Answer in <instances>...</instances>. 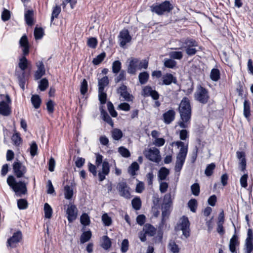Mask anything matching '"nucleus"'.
Instances as JSON below:
<instances>
[{
	"label": "nucleus",
	"mask_w": 253,
	"mask_h": 253,
	"mask_svg": "<svg viewBox=\"0 0 253 253\" xmlns=\"http://www.w3.org/2000/svg\"><path fill=\"white\" fill-rule=\"evenodd\" d=\"M178 111L180 116L178 126L182 128H188L191 118V106L188 97H184L182 98L179 105Z\"/></svg>",
	"instance_id": "obj_1"
},
{
	"label": "nucleus",
	"mask_w": 253,
	"mask_h": 253,
	"mask_svg": "<svg viewBox=\"0 0 253 253\" xmlns=\"http://www.w3.org/2000/svg\"><path fill=\"white\" fill-rule=\"evenodd\" d=\"M171 145L176 146L180 150L176 156V160L175 166L176 172H180L184 164L188 153V143H185L181 141L172 142Z\"/></svg>",
	"instance_id": "obj_2"
},
{
	"label": "nucleus",
	"mask_w": 253,
	"mask_h": 253,
	"mask_svg": "<svg viewBox=\"0 0 253 253\" xmlns=\"http://www.w3.org/2000/svg\"><path fill=\"white\" fill-rule=\"evenodd\" d=\"M7 183L15 192L17 197H22L27 192V183L22 181H16L14 177L12 175L8 176Z\"/></svg>",
	"instance_id": "obj_3"
},
{
	"label": "nucleus",
	"mask_w": 253,
	"mask_h": 253,
	"mask_svg": "<svg viewBox=\"0 0 253 253\" xmlns=\"http://www.w3.org/2000/svg\"><path fill=\"white\" fill-rule=\"evenodd\" d=\"M181 47L180 49H185L186 54L188 56L195 55L197 50L196 47L198 46V42L194 39L187 38L180 41Z\"/></svg>",
	"instance_id": "obj_4"
},
{
	"label": "nucleus",
	"mask_w": 253,
	"mask_h": 253,
	"mask_svg": "<svg viewBox=\"0 0 253 253\" xmlns=\"http://www.w3.org/2000/svg\"><path fill=\"white\" fill-rule=\"evenodd\" d=\"M173 8L172 4L168 0H165L160 4H153L150 7L151 11L159 15L169 12Z\"/></svg>",
	"instance_id": "obj_5"
},
{
	"label": "nucleus",
	"mask_w": 253,
	"mask_h": 253,
	"mask_svg": "<svg viewBox=\"0 0 253 253\" xmlns=\"http://www.w3.org/2000/svg\"><path fill=\"white\" fill-rule=\"evenodd\" d=\"M195 99L200 103L205 104L208 103L210 99L209 92L205 87L201 85H198L194 93Z\"/></svg>",
	"instance_id": "obj_6"
},
{
	"label": "nucleus",
	"mask_w": 253,
	"mask_h": 253,
	"mask_svg": "<svg viewBox=\"0 0 253 253\" xmlns=\"http://www.w3.org/2000/svg\"><path fill=\"white\" fill-rule=\"evenodd\" d=\"M23 240V234L20 230L14 232L11 237L7 239L6 245L8 249L17 248Z\"/></svg>",
	"instance_id": "obj_7"
},
{
	"label": "nucleus",
	"mask_w": 253,
	"mask_h": 253,
	"mask_svg": "<svg viewBox=\"0 0 253 253\" xmlns=\"http://www.w3.org/2000/svg\"><path fill=\"white\" fill-rule=\"evenodd\" d=\"M171 198L170 194H167L164 198V203L162 206V219L163 224L165 223L166 220L168 218L170 214V209L171 203Z\"/></svg>",
	"instance_id": "obj_8"
},
{
	"label": "nucleus",
	"mask_w": 253,
	"mask_h": 253,
	"mask_svg": "<svg viewBox=\"0 0 253 253\" xmlns=\"http://www.w3.org/2000/svg\"><path fill=\"white\" fill-rule=\"evenodd\" d=\"M160 152L158 149L153 147L144 151V155L149 160L159 163L161 161Z\"/></svg>",
	"instance_id": "obj_9"
},
{
	"label": "nucleus",
	"mask_w": 253,
	"mask_h": 253,
	"mask_svg": "<svg viewBox=\"0 0 253 253\" xmlns=\"http://www.w3.org/2000/svg\"><path fill=\"white\" fill-rule=\"evenodd\" d=\"M178 227L182 231V235L186 238L190 236V222L187 217L183 216L180 219Z\"/></svg>",
	"instance_id": "obj_10"
},
{
	"label": "nucleus",
	"mask_w": 253,
	"mask_h": 253,
	"mask_svg": "<svg viewBox=\"0 0 253 253\" xmlns=\"http://www.w3.org/2000/svg\"><path fill=\"white\" fill-rule=\"evenodd\" d=\"M12 168L13 172L17 178L24 177L27 172L26 167L18 160L13 163Z\"/></svg>",
	"instance_id": "obj_11"
},
{
	"label": "nucleus",
	"mask_w": 253,
	"mask_h": 253,
	"mask_svg": "<svg viewBox=\"0 0 253 253\" xmlns=\"http://www.w3.org/2000/svg\"><path fill=\"white\" fill-rule=\"evenodd\" d=\"M6 101H0V114L3 116H8L11 113L10 106L11 101L8 95L5 96Z\"/></svg>",
	"instance_id": "obj_12"
},
{
	"label": "nucleus",
	"mask_w": 253,
	"mask_h": 253,
	"mask_svg": "<svg viewBox=\"0 0 253 253\" xmlns=\"http://www.w3.org/2000/svg\"><path fill=\"white\" fill-rule=\"evenodd\" d=\"M132 40V37L127 29H123L120 31L118 36V41L120 46L121 47H125L126 45L129 43Z\"/></svg>",
	"instance_id": "obj_13"
},
{
	"label": "nucleus",
	"mask_w": 253,
	"mask_h": 253,
	"mask_svg": "<svg viewBox=\"0 0 253 253\" xmlns=\"http://www.w3.org/2000/svg\"><path fill=\"white\" fill-rule=\"evenodd\" d=\"M117 189L121 196L127 199L130 198V188L126 182L121 181L119 182L117 186Z\"/></svg>",
	"instance_id": "obj_14"
},
{
	"label": "nucleus",
	"mask_w": 253,
	"mask_h": 253,
	"mask_svg": "<svg viewBox=\"0 0 253 253\" xmlns=\"http://www.w3.org/2000/svg\"><path fill=\"white\" fill-rule=\"evenodd\" d=\"M78 210L75 205L70 204L66 210L67 219L70 223L74 221L77 217Z\"/></svg>",
	"instance_id": "obj_15"
},
{
	"label": "nucleus",
	"mask_w": 253,
	"mask_h": 253,
	"mask_svg": "<svg viewBox=\"0 0 253 253\" xmlns=\"http://www.w3.org/2000/svg\"><path fill=\"white\" fill-rule=\"evenodd\" d=\"M141 94L144 97L151 96L154 100H158L159 98V93L153 90L150 86H145L142 89Z\"/></svg>",
	"instance_id": "obj_16"
},
{
	"label": "nucleus",
	"mask_w": 253,
	"mask_h": 253,
	"mask_svg": "<svg viewBox=\"0 0 253 253\" xmlns=\"http://www.w3.org/2000/svg\"><path fill=\"white\" fill-rule=\"evenodd\" d=\"M139 59L136 58H131L129 59L127 66V73L131 75L136 74L137 69H138Z\"/></svg>",
	"instance_id": "obj_17"
},
{
	"label": "nucleus",
	"mask_w": 253,
	"mask_h": 253,
	"mask_svg": "<svg viewBox=\"0 0 253 253\" xmlns=\"http://www.w3.org/2000/svg\"><path fill=\"white\" fill-rule=\"evenodd\" d=\"M117 93L126 101L132 100L133 96L127 91V86L126 85L122 84L117 89Z\"/></svg>",
	"instance_id": "obj_18"
},
{
	"label": "nucleus",
	"mask_w": 253,
	"mask_h": 253,
	"mask_svg": "<svg viewBox=\"0 0 253 253\" xmlns=\"http://www.w3.org/2000/svg\"><path fill=\"white\" fill-rule=\"evenodd\" d=\"M26 55H24L19 58V61L18 63V67L20 70L22 71L21 76H19L18 78L20 82L22 81V79L24 77L25 71L29 65V61L26 58Z\"/></svg>",
	"instance_id": "obj_19"
},
{
	"label": "nucleus",
	"mask_w": 253,
	"mask_h": 253,
	"mask_svg": "<svg viewBox=\"0 0 253 253\" xmlns=\"http://www.w3.org/2000/svg\"><path fill=\"white\" fill-rule=\"evenodd\" d=\"M37 70L35 73V79L37 80L41 79L45 73L44 65L42 61H39L36 63Z\"/></svg>",
	"instance_id": "obj_20"
},
{
	"label": "nucleus",
	"mask_w": 253,
	"mask_h": 253,
	"mask_svg": "<svg viewBox=\"0 0 253 253\" xmlns=\"http://www.w3.org/2000/svg\"><path fill=\"white\" fill-rule=\"evenodd\" d=\"M19 45L22 48L23 54L27 55L29 53V44L27 37L24 35L19 40Z\"/></svg>",
	"instance_id": "obj_21"
},
{
	"label": "nucleus",
	"mask_w": 253,
	"mask_h": 253,
	"mask_svg": "<svg viewBox=\"0 0 253 253\" xmlns=\"http://www.w3.org/2000/svg\"><path fill=\"white\" fill-rule=\"evenodd\" d=\"M110 172V166L108 162L104 161L102 163L101 171L99 172L98 177L100 181H102L105 179V177Z\"/></svg>",
	"instance_id": "obj_22"
},
{
	"label": "nucleus",
	"mask_w": 253,
	"mask_h": 253,
	"mask_svg": "<svg viewBox=\"0 0 253 253\" xmlns=\"http://www.w3.org/2000/svg\"><path fill=\"white\" fill-rule=\"evenodd\" d=\"M233 225L234 227V234L230 239L229 243V250L232 253L235 252L236 247L239 245V242L238 241V237L236 234V229L234 223Z\"/></svg>",
	"instance_id": "obj_23"
},
{
	"label": "nucleus",
	"mask_w": 253,
	"mask_h": 253,
	"mask_svg": "<svg viewBox=\"0 0 253 253\" xmlns=\"http://www.w3.org/2000/svg\"><path fill=\"white\" fill-rule=\"evenodd\" d=\"M162 85H170L171 83L176 84V78L174 77L171 74L167 73L162 77Z\"/></svg>",
	"instance_id": "obj_24"
},
{
	"label": "nucleus",
	"mask_w": 253,
	"mask_h": 253,
	"mask_svg": "<svg viewBox=\"0 0 253 253\" xmlns=\"http://www.w3.org/2000/svg\"><path fill=\"white\" fill-rule=\"evenodd\" d=\"M175 112L172 110L170 109L165 112L163 114L164 122L166 124H170L175 118Z\"/></svg>",
	"instance_id": "obj_25"
},
{
	"label": "nucleus",
	"mask_w": 253,
	"mask_h": 253,
	"mask_svg": "<svg viewBox=\"0 0 253 253\" xmlns=\"http://www.w3.org/2000/svg\"><path fill=\"white\" fill-rule=\"evenodd\" d=\"M100 110L102 119L111 126H113L114 125L113 121L108 113L103 109V106L100 107Z\"/></svg>",
	"instance_id": "obj_26"
},
{
	"label": "nucleus",
	"mask_w": 253,
	"mask_h": 253,
	"mask_svg": "<svg viewBox=\"0 0 253 253\" xmlns=\"http://www.w3.org/2000/svg\"><path fill=\"white\" fill-rule=\"evenodd\" d=\"M169 170L163 167L160 169L158 174V179L159 181L164 180L166 179L168 175L169 174Z\"/></svg>",
	"instance_id": "obj_27"
},
{
	"label": "nucleus",
	"mask_w": 253,
	"mask_h": 253,
	"mask_svg": "<svg viewBox=\"0 0 253 253\" xmlns=\"http://www.w3.org/2000/svg\"><path fill=\"white\" fill-rule=\"evenodd\" d=\"M143 229L145 232V233L149 236H154L156 233V229L150 224H146Z\"/></svg>",
	"instance_id": "obj_28"
},
{
	"label": "nucleus",
	"mask_w": 253,
	"mask_h": 253,
	"mask_svg": "<svg viewBox=\"0 0 253 253\" xmlns=\"http://www.w3.org/2000/svg\"><path fill=\"white\" fill-rule=\"evenodd\" d=\"M33 15L34 12L32 10H28L25 13V20L29 26H32L33 25Z\"/></svg>",
	"instance_id": "obj_29"
},
{
	"label": "nucleus",
	"mask_w": 253,
	"mask_h": 253,
	"mask_svg": "<svg viewBox=\"0 0 253 253\" xmlns=\"http://www.w3.org/2000/svg\"><path fill=\"white\" fill-rule=\"evenodd\" d=\"M109 81L107 76L103 77L102 78L98 80V89L104 90V88L109 84Z\"/></svg>",
	"instance_id": "obj_30"
},
{
	"label": "nucleus",
	"mask_w": 253,
	"mask_h": 253,
	"mask_svg": "<svg viewBox=\"0 0 253 253\" xmlns=\"http://www.w3.org/2000/svg\"><path fill=\"white\" fill-rule=\"evenodd\" d=\"M115 75L114 81L116 84L126 80V72L124 70H122L118 74Z\"/></svg>",
	"instance_id": "obj_31"
},
{
	"label": "nucleus",
	"mask_w": 253,
	"mask_h": 253,
	"mask_svg": "<svg viewBox=\"0 0 253 253\" xmlns=\"http://www.w3.org/2000/svg\"><path fill=\"white\" fill-rule=\"evenodd\" d=\"M112 72L115 74H118L122 70V63L119 60H116L112 63Z\"/></svg>",
	"instance_id": "obj_32"
},
{
	"label": "nucleus",
	"mask_w": 253,
	"mask_h": 253,
	"mask_svg": "<svg viewBox=\"0 0 253 253\" xmlns=\"http://www.w3.org/2000/svg\"><path fill=\"white\" fill-rule=\"evenodd\" d=\"M139 169V166L138 163L136 162H133L128 169V172L133 176L136 175V171L138 170Z\"/></svg>",
	"instance_id": "obj_33"
},
{
	"label": "nucleus",
	"mask_w": 253,
	"mask_h": 253,
	"mask_svg": "<svg viewBox=\"0 0 253 253\" xmlns=\"http://www.w3.org/2000/svg\"><path fill=\"white\" fill-rule=\"evenodd\" d=\"M149 78V75L147 72L140 73L138 75L139 82L141 84H145Z\"/></svg>",
	"instance_id": "obj_34"
},
{
	"label": "nucleus",
	"mask_w": 253,
	"mask_h": 253,
	"mask_svg": "<svg viewBox=\"0 0 253 253\" xmlns=\"http://www.w3.org/2000/svg\"><path fill=\"white\" fill-rule=\"evenodd\" d=\"M11 140L14 145L18 146L22 142V138L19 132H15L11 137Z\"/></svg>",
	"instance_id": "obj_35"
},
{
	"label": "nucleus",
	"mask_w": 253,
	"mask_h": 253,
	"mask_svg": "<svg viewBox=\"0 0 253 253\" xmlns=\"http://www.w3.org/2000/svg\"><path fill=\"white\" fill-rule=\"evenodd\" d=\"M31 102L35 109H38L41 104V99L38 95H33L31 97Z\"/></svg>",
	"instance_id": "obj_36"
},
{
	"label": "nucleus",
	"mask_w": 253,
	"mask_h": 253,
	"mask_svg": "<svg viewBox=\"0 0 253 253\" xmlns=\"http://www.w3.org/2000/svg\"><path fill=\"white\" fill-rule=\"evenodd\" d=\"M211 80L214 82H217L220 79V72L218 69L213 68L211 70L210 74Z\"/></svg>",
	"instance_id": "obj_37"
},
{
	"label": "nucleus",
	"mask_w": 253,
	"mask_h": 253,
	"mask_svg": "<svg viewBox=\"0 0 253 253\" xmlns=\"http://www.w3.org/2000/svg\"><path fill=\"white\" fill-rule=\"evenodd\" d=\"M91 232L90 231H85L81 236L80 242L84 244L88 241L91 237Z\"/></svg>",
	"instance_id": "obj_38"
},
{
	"label": "nucleus",
	"mask_w": 253,
	"mask_h": 253,
	"mask_svg": "<svg viewBox=\"0 0 253 253\" xmlns=\"http://www.w3.org/2000/svg\"><path fill=\"white\" fill-rule=\"evenodd\" d=\"M168 249L172 253H178L179 252V248L178 245L173 240H170L169 242Z\"/></svg>",
	"instance_id": "obj_39"
},
{
	"label": "nucleus",
	"mask_w": 253,
	"mask_h": 253,
	"mask_svg": "<svg viewBox=\"0 0 253 253\" xmlns=\"http://www.w3.org/2000/svg\"><path fill=\"white\" fill-rule=\"evenodd\" d=\"M122 131L118 128H114L112 131V136L114 140H119L123 137Z\"/></svg>",
	"instance_id": "obj_40"
},
{
	"label": "nucleus",
	"mask_w": 253,
	"mask_h": 253,
	"mask_svg": "<svg viewBox=\"0 0 253 253\" xmlns=\"http://www.w3.org/2000/svg\"><path fill=\"white\" fill-rule=\"evenodd\" d=\"M34 36L36 40L41 39L44 34L43 30L41 27H36L34 30Z\"/></svg>",
	"instance_id": "obj_41"
},
{
	"label": "nucleus",
	"mask_w": 253,
	"mask_h": 253,
	"mask_svg": "<svg viewBox=\"0 0 253 253\" xmlns=\"http://www.w3.org/2000/svg\"><path fill=\"white\" fill-rule=\"evenodd\" d=\"M244 115L246 118H248L250 116V103L247 100H245L244 102Z\"/></svg>",
	"instance_id": "obj_42"
},
{
	"label": "nucleus",
	"mask_w": 253,
	"mask_h": 253,
	"mask_svg": "<svg viewBox=\"0 0 253 253\" xmlns=\"http://www.w3.org/2000/svg\"><path fill=\"white\" fill-rule=\"evenodd\" d=\"M244 251L245 253H251L253 251V241L246 240Z\"/></svg>",
	"instance_id": "obj_43"
},
{
	"label": "nucleus",
	"mask_w": 253,
	"mask_h": 253,
	"mask_svg": "<svg viewBox=\"0 0 253 253\" xmlns=\"http://www.w3.org/2000/svg\"><path fill=\"white\" fill-rule=\"evenodd\" d=\"M176 65V62L172 59L166 58L164 59V66L168 68L173 69Z\"/></svg>",
	"instance_id": "obj_44"
},
{
	"label": "nucleus",
	"mask_w": 253,
	"mask_h": 253,
	"mask_svg": "<svg viewBox=\"0 0 253 253\" xmlns=\"http://www.w3.org/2000/svg\"><path fill=\"white\" fill-rule=\"evenodd\" d=\"M44 211L45 217L47 218H50L52 214V210L47 203H45L44 205Z\"/></svg>",
	"instance_id": "obj_45"
},
{
	"label": "nucleus",
	"mask_w": 253,
	"mask_h": 253,
	"mask_svg": "<svg viewBox=\"0 0 253 253\" xmlns=\"http://www.w3.org/2000/svg\"><path fill=\"white\" fill-rule=\"evenodd\" d=\"M131 204L134 209L139 210L141 206V201L139 197L134 198L131 201Z\"/></svg>",
	"instance_id": "obj_46"
},
{
	"label": "nucleus",
	"mask_w": 253,
	"mask_h": 253,
	"mask_svg": "<svg viewBox=\"0 0 253 253\" xmlns=\"http://www.w3.org/2000/svg\"><path fill=\"white\" fill-rule=\"evenodd\" d=\"M103 243L102 244V247L105 249L107 250L110 248L111 246V242L107 236H104L102 238Z\"/></svg>",
	"instance_id": "obj_47"
},
{
	"label": "nucleus",
	"mask_w": 253,
	"mask_h": 253,
	"mask_svg": "<svg viewBox=\"0 0 253 253\" xmlns=\"http://www.w3.org/2000/svg\"><path fill=\"white\" fill-rule=\"evenodd\" d=\"M105 56L106 54L105 52L101 53L93 59L92 63L95 65L99 64L104 60Z\"/></svg>",
	"instance_id": "obj_48"
},
{
	"label": "nucleus",
	"mask_w": 253,
	"mask_h": 253,
	"mask_svg": "<svg viewBox=\"0 0 253 253\" xmlns=\"http://www.w3.org/2000/svg\"><path fill=\"white\" fill-rule=\"evenodd\" d=\"M169 56L171 59L180 60L183 57V54L181 51H171Z\"/></svg>",
	"instance_id": "obj_49"
},
{
	"label": "nucleus",
	"mask_w": 253,
	"mask_h": 253,
	"mask_svg": "<svg viewBox=\"0 0 253 253\" xmlns=\"http://www.w3.org/2000/svg\"><path fill=\"white\" fill-rule=\"evenodd\" d=\"M61 12V7L58 5H56L53 8L52 15L51 17V23H52L55 18H57Z\"/></svg>",
	"instance_id": "obj_50"
},
{
	"label": "nucleus",
	"mask_w": 253,
	"mask_h": 253,
	"mask_svg": "<svg viewBox=\"0 0 253 253\" xmlns=\"http://www.w3.org/2000/svg\"><path fill=\"white\" fill-rule=\"evenodd\" d=\"M80 221L82 224L84 226L88 225L90 223V218L87 214L84 213L80 217Z\"/></svg>",
	"instance_id": "obj_51"
},
{
	"label": "nucleus",
	"mask_w": 253,
	"mask_h": 253,
	"mask_svg": "<svg viewBox=\"0 0 253 253\" xmlns=\"http://www.w3.org/2000/svg\"><path fill=\"white\" fill-rule=\"evenodd\" d=\"M215 168V165L214 163H211L208 165L205 171V173L207 176H211L213 173V171Z\"/></svg>",
	"instance_id": "obj_52"
},
{
	"label": "nucleus",
	"mask_w": 253,
	"mask_h": 253,
	"mask_svg": "<svg viewBox=\"0 0 253 253\" xmlns=\"http://www.w3.org/2000/svg\"><path fill=\"white\" fill-rule=\"evenodd\" d=\"M188 206L190 211L193 212H195L197 207V202L195 199H191L188 203Z\"/></svg>",
	"instance_id": "obj_53"
},
{
	"label": "nucleus",
	"mask_w": 253,
	"mask_h": 253,
	"mask_svg": "<svg viewBox=\"0 0 253 253\" xmlns=\"http://www.w3.org/2000/svg\"><path fill=\"white\" fill-rule=\"evenodd\" d=\"M102 221L106 226H109L112 224V219L107 213H104L102 216Z\"/></svg>",
	"instance_id": "obj_54"
},
{
	"label": "nucleus",
	"mask_w": 253,
	"mask_h": 253,
	"mask_svg": "<svg viewBox=\"0 0 253 253\" xmlns=\"http://www.w3.org/2000/svg\"><path fill=\"white\" fill-rule=\"evenodd\" d=\"M118 152L122 157L125 158H128L130 156L129 150L123 146L119 148Z\"/></svg>",
	"instance_id": "obj_55"
},
{
	"label": "nucleus",
	"mask_w": 253,
	"mask_h": 253,
	"mask_svg": "<svg viewBox=\"0 0 253 253\" xmlns=\"http://www.w3.org/2000/svg\"><path fill=\"white\" fill-rule=\"evenodd\" d=\"M98 98L101 104H104L106 102L107 94L104 90H100L98 89Z\"/></svg>",
	"instance_id": "obj_56"
},
{
	"label": "nucleus",
	"mask_w": 253,
	"mask_h": 253,
	"mask_svg": "<svg viewBox=\"0 0 253 253\" xmlns=\"http://www.w3.org/2000/svg\"><path fill=\"white\" fill-rule=\"evenodd\" d=\"M88 84L85 79H84L81 84L80 91L82 94L84 95L87 91Z\"/></svg>",
	"instance_id": "obj_57"
},
{
	"label": "nucleus",
	"mask_w": 253,
	"mask_h": 253,
	"mask_svg": "<svg viewBox=\"0 0 253 253\" xmlns=\"http://www.w3.org/2000/svg\"><path fill=\"white\" fill-rule=\"evenodd\" d=\"M107 108L110 115L113 117H116L118 115L117 112L114 109V107L112 102L109 101L107 102Z\"/></svg>",
	"instance_id": "obj_58"
},
{
	"label": "nucleus",
	"mask_w": 253,
	"mask_h": 253,
	"mask_svg": "<svg viewBox=\"0 0 253 253\" xmlns=\"http://www.w3.org/2000/svg\"><path fill=\"white\" fill-rule=\"evenodd\" d=\"M17 206L20 210H25L28 207V202L25 199H20L17 200Z\"/></svg>",
	"instance_id": "obj_59"
},
{
	"label": "nucleus",
	"mask_w": 253,
	"mask_h": 253,
	"mask_svg": "<svg viewBox=\"0 0 253 253\" xmlns=\"http://www.w3.org/2000/svg\"><path fill=\"white\" fill-rule=\"evenodd\" d=\"M48 85V80L45 79H42L40 82L39 84V88L41 91H44Z\"/></svg>",
	"instance_id": "obj_60"
},
{
	"label": "nucleus",
	"mask_w": 253,
	"mask_h": 253,
	"mask_svg": "<svg viewBox=\"0 0 253 253\" xmlns=\"http://www.w3.org/2000/svg\"><path fill=\"white\" fill-rule=\"evenodd\" d=\"M73 195V191L70 186H66L65 187V198L66 199L70 200L72 198Z\"/></svg>",
	"instance_id": "obj_61"
},
{
	"label": "nucleus",
	"mask_w": 253,
	"mask_h": 253,
	"mask_svg": "<svg viewBox=\"0 0 253 253\" xmlns=\"http://www.w3.org/2000/svg\"><path fill=\"white\" fill-rule=\"evenodd\" d=\"M192 193L194 196H198L200 193V186L199 184L195 183L191 186Z\"/></svg>",
	"instance_id": "obj_62"
},
{
	"label": "nucleus",
	"mask_w": 253,
	"mask_h": 253,
	"mask_svg": "<svg viewBox=\"0 0 253 253\" xmlns=\"http://www.w3.org/2000/svg\"><path fill=\"white\" fill-rule=\"evenodd\" d=\"M128 241L127 239H124L123 240L122 244H121V250L122 253H126L128 249Z\"/></svg>",
	"instance_id": "obj_63"
},
{
	"label": "nucleus",
	"mask_w": 253,
	"mask_h": 253,
	"mask_svg": "<svg viewBox=\"0 0 253 253\" xmlns=\"http://www.w3.org/2000/svg\"><path fill=\"white\" fill-rule=\"evenodd\" d=\"M97 44V39L95 38H90L88 39L87 42V45L92 48H95Z\"/></svg>",
	"instance_id": "obj_64"
}]
</instances>
